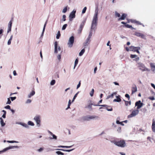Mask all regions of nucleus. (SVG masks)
Instances as JSON below:
<instances>
[{"instance_id":"50","label":"nucleus","mask_w":155,"mask_h":155,"mask_svg":"<svg viewBox=\"0 0 155 155\" xmlns=\"http://www.w3.org/2000/svg\"><path fill=\"white\" fill-rule=\"evenodd\" d=\"M137 57V55L136 54H131L130 56V57L131 58H136Z\"/></svg>"},{"instance_id":"56","label":"nucleus","mask_w":155,"mask_h":155,"mask_svg":"<svg viewBox=\"0 0 155 155\" xmlns=\"http://www.w3.org/2000/svg\"><path fill=\"white\" fill-rule=\"evenodd\" d=\"M11 103V102L10 101V98H8V101L6 103V104H10Z\"/></svg>"},{"instance_id":"46","label":"nucleus","mask_w":155,"mask_h":155,"mask_svg":"<svg viewBox=\"0 0 155 155\" xmlns=\"http://www.w3.org/2000/svg\"><path fill=\"white\" fill-rule=\"evenodd\" d=\"M7 142L8 143H18V141H14V140H13V141L8 140V141H7Z\"/></svg>"},{"instance_id":"26","label":"nucleus","mask_w":155,"mask_h":155,"mask_svg":"<svg viewBox=\"0 0 155 155\" xmlns=\"http://www.w3.org/2000/svg\"><path fill=\"white\" fill-rule=\"evenodd\" d=\"M28 125H30L31 126H34L35 125V124L34 123L31 121H29L28 122Z\"/></svg>"},{"instance_id":"42","label":"nucleus","mask_w":155,"mask_h":155,"mask_svg":"<svg viewBox=\"0 0 155 155\" xmlns=\"http://www.w3.org/2000/svg\"><path fill=\"white\" fill-rule=\"evenodd\" d=\"M12 23L11 21H10L8 24V28H11Z\"/></svg>"},{"instance_id":"4","label":"nucleus","mask_w":155,"mask_h":155,"mask_svg":"<svg viewBox=\"0 0 155 155\" xmlns=\"http://www.w3.org/2000/svg\"><path fill=\"white\" fill-rule=\"evenodd\" d=\"M136 65L137 67L139 68V69L141 70L142 71H149L150 70L146 68L144 64L140 62L138 63Z\"/></svg>"},{"instance_id":"22","label":"nucleus","mask_w":155,"mask_h":155,"mask_svg":"<svg viewBox=\"0 0 155 155\" xmlns=\"http://www.w3.org/2000/svg\"><path fill=\"white\" fill-rule=\"evenodd\" d=\"M0 124L2 127L4 126L5 125V123L4 122L3 120L2 117H0Z\"/></svg>"},{"instance_id":"51","label":"nucleus","mask_w":155,"mask_h":155,"mask_svg":"<svg viewBox=\"0 0 155 155\" xmlns=\"http://www.w3.org/2000/svg\"><path fill=\"white\" fill-rule=\"evenodd\" d=\"M31 102V100L30 99H28L26 101L25 103L26 104H28L30 103Z\"/></svg>"},{"instance_id":"8","label":"nucleus","mask_w":155,"mask_h":155,"mask_svg":"<svg viewBox=\"0 0 155 155\" xmlns=\"http://www.w3.org/2000/svg\"><path fill=\"white\" fill-rule=\"evenodd\" d=\"M58 42L57 41H55L54 43V51L55 53H57L58 51H59L61 50L60 46H58Z\"/></svg>"},{"instance_id":"43","label":"nucleus","mask_w":155,"mask_h":155,"mask_svg":"<svg viewBox=\"0 0 155 155\" xmlns=\"http://www.w3.org/2000/svg\"><path fill=\"white\" fill-rule=\"evenodd\" d=\"M71 104V101L70 100H69V101H68V107L66 109V110H67L68 108H70V105Z\"/></svg>"},{"instance_id":"16","label":"nucleus","mask_w":155,"mask_h":155,"mask_svg":"<svg viewBox=\"0 0 155 155\" xmlns=\"http://www.w3.org/2000/svg\"><path fill=\"white\" fill-rule=\"evenodd\" d=\"M127 15L125 14H123L121 17L118 19V20L119 21L120 20H124L126 18Z\"/></svg>"},{"instance_id":"55","label":"nucleus","mask_w":155,"mask_h":155,"mask_svg":"<svg viewBox=\"0 0 155 155\" xmlns=\"http://www.w3.org/2000/svg\"><path fill=\"white\" fill-rule=\"evenodd\" d=\"M44 150V148L43 147H41L38 150V151L39 152H41Z\"/></svg>"},{"instance_id":"9","label":"nucleus","mask_w":155,"mask_h":155,"mask_svg":"<svg viewBox=\"0 0 155 155\" xmlns=\"http://www.w3.org/2000/svg\"><path fill=\"white\" fill-rule=\"evenodd\" d=\"M143 105V104L140 100L137 101L135 104V106H137V109L138 110L141 108Z\"/></svg>"},{"instance_id":"11","label":"nucleus","mask_w":155,"mask_h":155,"mask_svg":"<svg viewBox=\"0 0 155 155\" xmlns=\"http://www.w3.org/2000/svg\"><path fill=\"white\" fill-rule=\"evenodd\" d=\"M130 51L135 52L137 49H140V48L139 47H135L131 46L130 47Z\"/></svg>"},{"instance_id":"47","label":"nucleus","mask_w":155,"mask_h":155,"mask_svg":"<svg viewBox=\"0 0 155 155\" xmlns=\"http://www.w3.org/2000/svg\"><path fill=\"white\" fill-rule=\"evenodd\" d=\"M87 7H85L83 9L82 11V13L83 14H84L85 12H86V11L87 10Z\"/></svg>"},{"instance_id":"15","label":"nucleus","mask_w":155,"mask_h":155,"mask_svg":"<svg viewBox=\"0 0 155 155\" xmlns=\"http://www.w3.org/2000/svg\"><path fill=\"white\" fill-rule=\"evenodd\" d=\"M137 91V88L136 85L132 87V94H133Z\"/></svg>"},{"instance_id":"21","label":"nucleus","mask_w":155,"mask_h":155,"mask_svg":"<svg viewBox=\"0 0 155 155\" xmlns=\"http://www.w3.org/2000/svg\"><path fill=\"white\" fill-rule=\"evenodd\" d=\"M35 92L34 91H32L28 95V97L31 98L32 96L35 95Z\"/></svg>"},{"instance_id":"32","label":"nucleus","mask_w":155,"mask_h":155,"mask_svg":"<svg viewBox=\"0 0 155 155\" xmlns=\"http://www.w3.org/2000/svg\"><path fill=\"white\" fill-rule=\"evenodd\" d=\"M94 106H101L103 107H105V108L106 107H108V105L106 104H103V105H99V104H94Z\"/></svg>"},{"instance_id":"3","label":"nucleus","mask_w":155,"mask_h":155,"mask_svg":"<svg viewBox=\"0 0 155 155\" xmlns=\"http://www.w3.org/2000/svg\"><path fill=\"white\" fill-rule=\"evenodd\" d=\"M99 117L95 115H86L82 117L81 119L83 121H89L91 120L98 119Z\"/></svg>"},{"instance_id":"34","label":"nucleus","mask_w":155,"mask_h":155,"mask_svg":"<svg viewBox=\"0 0 155 155\" xmlns=\"http://www.w3.org/2000/svg\"><path fill=\"white\" fill-rule=\"evenodd\" d=\"M56 153L58 155H64V153L61 152L60 151H57L56 152Z\"/></svg>"},{"instance_id":"52","label":"nucleus","mask_w":155,"mask_h":155,"mask_svg":"<svg viewBox=\"0 0 155 155\" xmlns=\"http://www.w3.org/2000/svg\"><path fill=\"white\" fill-rule=\"evenodd\" d=\"M141 33L138 32H136L135 33V35L138 37H140Z\"/></svg>"},{"instance_id":"36","label":"nucleus","mask_w":155,"mask_h":155,"mask_svg":"<svg viewBox=\"0 0 155 155\" xmlns=\"http://www.w3.org/2000/svg\"><path fill=\"white\" fill-rule=\"evenodd\" d=\"M94 89H92L90 93V94L91 97H93V96L94 94Z\"/></svg>"},{"instance_id":"41","label":"nucleus","mask_w":155,"mask_h":155,"mask_svg":"<svg viewBox=\"0 0 155 155\" xmlns=\"http://www.w3.org/2000/svg\"><path fill=\"white\" fill-rule=\"evenodd\" d=\"M125 27L127 28H131L132 29H134V28H133L131 25H130L128 24L126 25H125Z\"/></svg>"},{"instance_id":"24","label":"nucleus","mask_w":155,"mask_h":155,"mask_svg":"<svg viewBox=\"0 0 155 155\" xmlns=\"http://www.w3.org/2000/svg\"><path fill=\"white\" fill-rule=\"evenodd\" d=\"M83 27L80 26L78 30V34H81L82 32Z\"/></svg>"},{"instance_id":"62","label":"nucleus","mask_w":155,"mask_h":155,"mask_svg":"<svg viewBox=\"0 0 155 155\" xmlns=\"http://www.w3.org/2000/svg\"><path fill=\"white\" fill-rule=\"evenodd\" d=\"M79 93V92H77L75 94V95H74V97L73 98H74V99H75L76 98V97H77V95H78V94Z\"/></svg>"},{"instance_id":"18","label":"nucleus","mask_w":155,"mask_h":155,"mask_svg":"<svg viewBox=\"0 0 155 155\" xmlns=\"http://www.w3.org/2000/svg\"><path fill=\"white\" fill-rule=\"evenodd\" d=\"M74 150V149H72L71 150H64L63 149H55V150H61L65 152H71Z\"/></svg>"},{"instance_id":"6","label":"nucleus","mask_w":155,"mask_h":155,"mask_svg":"<svg viewBox=\"0 0 155 155\" xmlns=\"http://www.w3.org/2000/svg\"><path fill=\"white\" fill-rule=\"evenodd\" d=\"M74 41V37L73 36L71 37L68 40V45L69 48L71 47L73 44Z\"/></svg>"},{"instance_id":"49","label":"nucleus","mask_w":155,"mask_h":155,"mask_svg":"<svg viewBox=\"0 0 155 155\" xmlns=\"http://www.w3.org/2000/svg\"><path fill=\"white\" fill-rule=\"evenodd\" d=\"M141 38L143 39H146V36L144 34L141 33L140 34V37Z\"/></svg>"},{"instance_id":"57","label":"nucleus","mask_w":155,"mask_h":155,"mask_svg":"<svg viewBox=\"0 0 155 155\" xmlns=\"http://www.w3.org/2000/svg\"><path fill=\"white\" fill-rule=\"evenodd\" d=\"M81 81H79L78 84L77 85V89H78L80 87L81 84Z\"/></svg>"},{"instance_id":"5","label":"nucleus","mask_w":155,"mask_h":155,"mask_svg":"<svg viewBox=\"0 0 155 155\" xmlns=\"http://www.w3.org/2000/svg\"><path fill=\"white\" fill-rule=\"evenodd\" d=\"M41 117L40 115H37L35 116L34 118V120L36 122L37 124V126L38 127H39L41 125Z\"/></svg>"},{"instance_id":"63","label":"nucleus","mask_w":155,"mask_h":155,"mask_svg":"<svg viewBox=\"0 0 155 155\" xmlns=\"http://www.w3.org/2000/svg\"><path fill=\"white\" fill-rule=\"evenodd\" d=\"M89 44V43H88L87 42H86L84 44V47L87 46L88 44Z\"/></svg>"},{"instance_id":"10","label":"nucleus","mask_w":155,"mask_h":155,"mask_svg":"<svg viewBox=\"0 0 155 155\" xmlns=\"http://www.w3.org/2000/svg\"><path fill=\"white\" fill-rule=\"evenodd\" d=\"M76 11L73 10L70 14L69 16V20L71 21L72 19L74 18L75 17Z\"/></svg>"},{"instance_id":"1","label":"nucleus","mask_w":155,"mask_h":155,"mask_svg":"<svg viewBox=\"0 0 155 155\" xmlns=\"http://www.w3.org/2000/svg\"><path fill=\"white\" fill-rule=\"evenodd\" d=\"M98 11L99 9L98 7H96L95 8L94 13L92 18L91 27V30L89 32L88 36L89 38H91L92 35V32L93 31H95L96 29L98 21Z\"/></svg>"},{"instance_id":"13","label":"nucleus","mask_w":155,"mask_h":155,"mask_svg":"<svg viewBox=\"0 0 155 155\" xmlns=\"http://www.w3.org/2000/svg\"><path fill=\"white\" fill-rule=\"evenodd\" d=\"M49 133L50 134V135L52 136V137H49V139L50 140H52V139H54V140H56L57 139V136L53 134L51 132V131H48Z\"/></svg>"},{"instance_id":"64","label":"nucleus","mask_w":155,"mask_h":155,"mask_svg":"<svg viewBox=\"0 0 155 155\" xmlns=\"http://www.w3.org/2000/svg\"><path fill=\"white\" fill-rule=\"evenodd\" d=\"M90 38H89V37H88V38H87L86 40V42H87L88 43H89V42H90Z\"/></svg>"},{"instance_id":"19","label":"nucleus","mask_w":155,"mask_h":155,"mask_svg":"<svg viewBox=\"0 0 155 155\" xmlns=\"http://www.w3.org/2000/svg\"><path fill=\"white\" fill-rule=\"evenodd\" d=\"M92 105L94 106V105L92 103H89V104L87 106H86L85 107L86 108H88L90 110H92Z\"/></svg>"},{"instance_id":"40","label":"nucleus","mask_w":155,"mask_h":155,"mask_svg":"<svg viewBox=\"0 0 155 155\" xmlns=\"http://www.w3.org/2000/svg\"><path fill=\"white\" fill-rule=\"evenodd\" d=\"M55 81L54 80H52L50 82V84L51 85H53L55 83Z\"/></svg>"},{"instance_id":"48","label":"nucleus","mask_w":155,"mask_h":155,"mask_svg":"<svg viewBox=\"0 0 155 155\" xmlns=\"http://www.w3.org/2000/svg\"><path fill=\"white\" fill-rule=\"evenodd\" d=\"M61 54H58L57 56V58L58 59V60L59 61H60L61 59Z\"/></svg>"},{"instance_id":"31","label":"nucleus","mask_w":155,"mask_h":155,"mask_svg":"<svg viewBox=\"0 0 155 155\" xmlns=\"http://www.w3.org/2000/svg\"><path fill=\"white\" fill-rule=\"evenodd\" d=\"M9 147V149H12L13 148H19V147L17 146H10Z\"/></svg>"},{"instance_id":"60","label":"nucleus","mask_w":155,"mask_h":155,"mask_svg":"<svg viewBox=\"0 0 155 155\" xmlns=\"http://www.w3.org/2000/svg\"><path fill=\"white\" fill-rule=\"evenodd\" d=\"M5 108L6 109H8L10 110L11 109V107L9 105H7L5 107Z\"/></svg>"},{"instance_id":"30","label":"nucleus","mask_w":155,"mask_h":155,"mask_svg":"<svg viewBox=\"0 0 155 155\" xmlns=\"http://www.w3.org/2000/svg\"><path fill=\"white\" fill-rule=\"evenodd\" d=\"M105 108L108 111H112L113 110L112 108L110 106H108V107H106Z\"/></svg>"},{"instance_id":"12","label":"nucleus","mask_w":155,"mask_h":155,"mask_svg":"<svg viewBox=\"0 0 155 155\" xmlns=\"http://www.w3.org/2000/svg\"><path fill=\"white\" fill-rule=\"evenodd\" d=\"M16 124L20 125L26 128H28L29 127V126H28V125L27 124L25 123H23L21 122H17L16 123Z\"/></svg>"},{"instance_id":"45","label":"nucleus","mask_w":155,"mask_h":155,"mask_svg":"<svg viewBox=\"0 0 155 155\" xmlns=\"http://www.w3.org/2000/svg\"><path fill=\"white\" fill-rule=\"evenodd\" d=\"M67 7H65L63 9L62 12L63 13H65L67 11Z\"/></svg>"},{"instance_id":"54","label":"nucleus","mask_w":155,"mask_h":155,"mask_svg":"<svg viewBox=\"0 0 155 155\" xmlns=\"http://www.w3.org/2000/svg\"><path fill=\"white\" fill-rule=\"evenodd\" d=\"M115 15L117 17H120V14L117 12H115Z\"/></svg>"},{"instance_id":"61","label":"nucleus","mask_w":155,"mask_h":155,"mask_svg":"<svg viewBox=\"0 0 155 155\" xmlns=\"http://www.w3.org/2000/svg\"><path fill=\"white\" fill-rule=\"evenodd\" d=\"M124 101L125 102V104L126 106H127L129 104L128 101H126L124 100Z\"/></svg>"},{"instance_id":"53","label":"nucleus","mask_w":155,"mask_h":155,"mask_svg":"<svg viewBox=\"0 0 155 155\" xmlns=\"http://www.w3.org/2000/svg\"><path fill=\"white\" fill-rule=\"evenodd\" d=\"M9 150V147H7L5 149H4L2 151H0L1 152H5V151H6L8 150Z\"/></svg>"},{"instance_id":"28","label":"nucleus","mask_w":155,"mask_h":155,"mask_svg":"<svg viewBox=\"0 0 155 155\" xmlns=\"http://www.w3.org/2000/svg\"><path fill=\"white\" fill-rule=\"evenodd\" d=\"M72 146H60L57 147H61L63 148H69L71 147Z\"/></svg>"},{"instance_id":"29","label":"nucleus","mask_w":155,"mask_h":155,"mask_svg":"<svg viewBox=\"0 0 155 155\" xmlns=\"http://www.w3.org/2000/svg\"><path fill=\"white\" fill-rule=\"evenodd\" d=\"M85 51V50L84 49H82L80 52L79 53V55L80 56H81L83 55V54L84 53Z\"/></svg>"},{"instance_id":"39","label":"nucleus","mask_w":155,"mask_h":155,"mask_svg":"<svg viewBox=\"0 0 155 155\" xmlns=\"http://www.w3.org/2000/svg\"><path fill=\"white\" fill-rule=\"evenodd\" d=\"M61 36L60 32L59 31H58L57 33V35L56 38L57 39H58Z\"/></svg>"},{"instance_id":"17","label":"nucleus","mask_w":155,"mask_h":155,"mask_svg":"<svg viewBox=\"0 0 155 155\" xmlns=\"http://www.w3.org/2000/svg\"><path fill=\"white\" fill-rule=\"evenodd\" d=\"M116 97L117 99H114L113 100V102H120L121 101V99L120 98V95L116 96Z\"/></svg>"},{"instance_id":"7","label":"nucleus","mask_w":155,"mask_h":155,"mask_svg":"<svg viewBox=\"0 0 155 155\" xmlns=\"http://www.w3.org/2000/svg\"><path fill=\"white\" fill-rule=\"evenodd\" d=\"M139 112V110H133L132 113L130 115L128 116V117L129 118H131L135 116L136 115H137Z\"/></svg>"},{"instance_id":"33","label":"nucleus","mask_w":155,"mask_h":155,"mask_svg":"<svg viewBox=\"0 0 155 155\" xmlns=\"http://www.w3.org/2000/svg\"><path fill=\"white\" fill-rule=\"evenodd\" d=\"M130 21L132 23H136L140 25L141 24V23L139 21H137L136 20L131 19Z\"/></svg>"},{"instance_id":"58","label":"nucleus","mask_w":155,"mask_h":155,"mask_svg":"<svg viewBox=\"0 0 155 155\" xmlns=\"http://www.w3.org/2000/svg\"><path fill=\"white\" fill-rule=\"evenodd\" d=\"M10 98L11 99V101H13L14 100H15L16 98V97H10Z\"/></svg>"},{"instance_id":"37","label":"nucleus","mask_w":155,"mask_h":155,"mask_svg":"<svg viewBox=\"0 0 155 155\" xmlns=\"http://www.w3.org/2000/svg\"><path fill=\"white\" fill-rule=\"evenodd\" d=\"M85 22H86V20H84L83 21L81 22V23L80 26H82L84 27L85 25Z\"/></svg>"},{"instance_id":"14","label":"nucleus","mask_w":155,"mask_h":155,"mask_svg":"<svg viewBox=\"0 0 155 155\" xmlns=\"http://www.w3.org/2000/svg\"><path fill=\"white\" fill-rule=\"evenodd\" d=\"M152 129L153 131L155 133V120L154 119L153 120Z\"/></svg>"},{"instance_id":"20","label":"nucleus","mask_w":155,"mask_h":155,"mask_svg":"<svg viewBox=\"0 0 155 155\" xmlns=\"http://www.w3.org/2000/svg\"><path fill=\"white\" fill-rule=\"evenodd\" d=\"M150 65L152 71H154L155 70V65L154 64L150 63Z\"/></svg>"},{"instance_id":"59","label":"nucleus","mask_w":155,"mask_h":155,"mask_svg":"<svg viewBox=\"0 0 155 155\" xmlns=\"http://www.w3.org/2000/svg\"><path fill=\"white\" fill-rule=\"evenodd\" d=\"M125 97H127V98H128V100H130V96L128 94H126L125 95Z\"/></svg>"},{"instance_id":"27","label":"nucleus","mask_w":155,"mask_h":155,"mask_svg":"<svg viewBox=\"0 0 155 155\" xmlns=\"http://www.w3.org/2000/svg\"><path fill=\"white\" fill-rule=\"evenodd\" d=\"M116 94V92H114L113 94H111L110 95L108 96L107 97V99H109V98H110V97L113 98V97H114V94Z\"/></svg>"},{"instance_id":"44","label":"nucleus","mask_w":155,"mask_h":155,"mask_svg":"<svg viewBox=\"0 0 155 155\" xmlns=\"http://www.w3.org/2000/svg\"><path fill=\"white\" fill-rule=\"evenodd\" d=\"M67 25H68L67 24H65L62 27V30H65L66 29Z\"/></svg>"},{"instance_id":"23","label":"nucleus","mask_w":155,"mask_h":155,"mask_svg":"<svg viewBox=\"0 0 155 155\" xmlns=\"http://www.w3.org/2000/svg\"><path fill=\"white\" fill-rule=\"evenodd\" d=\"M13 38V35H12L10 37V38L8 40V42H7V44L8 45H10L11 43V41L12 40V38Z\"/></svg>"},{"instance_id":"35","label":"nucleus","mask_w":155,"mask_h":155,"mask_svg":"<svg viewBox=\"0 0 155 155\" xmlns=\"http://www.w3.org/2000/svg\"><path fill=\"white\" fill-rule=\"evenodd\" d=\"M66 16L65 15H64L62 16V18L61 20V21L62 22V21H66Z\"/></svg>"},{"instance_id":"25","label":"nucleus","mask_w":155,"mask_h":155,"mask_svg":"<svg viewBox=\"0 0 155 155\" xmlns=\"http://www.w3.org/2000/svg\"><path fill=\"white\" fill-rule=\"evenodd\" d=\"M46 23V22L45 23V24L44 25V26L43 30H42V34H41V37H42L43 36L44 32L45 31V28Z\"/></svg>"},{"instance_id":"2","label":"nucleus","mask_w":155,"mask_h":155,"mask_svg":"<svg viewBox=\"0 0 155 155\" xmlns=\"http://www.w3.org/2000/svg\"><path fill=\"white\" fill-rule=\"evenodd\" d=\"M111 143H114L115 145L118 147L123 148L125 147L126 144L124 140H120L118 141L115 140H110Z\"/></svg>"},{"instance_id":"38","label":"nucleus","mask_w":155,"mask_h":155,"mask_svg":"<svg viewBox=\"0 0 155 155\" xmlns=\"http://www.w3.org/2000/svg\"><path fill=\"white\" fill-rule=\"evenodd\" d=\"M78 60L77 59H76L75 60V62H74V69H75V67H76L77 64H78Z\"/></svg>"}]
</instances>
